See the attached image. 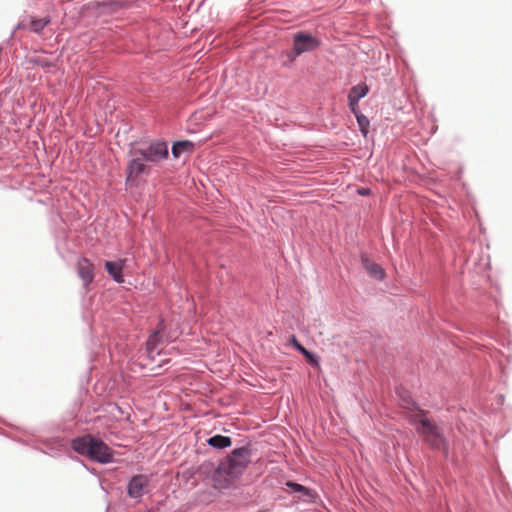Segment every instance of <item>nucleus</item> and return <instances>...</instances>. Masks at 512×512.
<instances>
[{"label": "nucleus", "mask_w": 512, "mask_h": 512, "mask_svg": "<svg viewBox=\"0 0 512 512\" xmlns=\"http://www.w3.org/2000/svg\"><path fill=\"white\" fill-rule=\"evenodd\" d=\"M353 104V101L352 102H348V105H349V108L350 110L352 111V113L355 115V116H358L360 115L359 113V109H358V102H355L354 105Z\"/></svg>", "instance_id": "a211bd4d"}, {"label": "nucleus", "mask_w": 512, "mask_h": 512, "mask_svg": "<svg viewBox=\"0 0 512 512\" xmlns=\"http://www.w3.org/2000/svg\"><path fill=\"white\" fill-rule=\"evenodd\" d=\"M369 91L368 86L365 83H360L358 85L353 86L348 94V102H359V100L367 95Z\"/></svg>", "instance_id": "9d476101"}, {"label": "nucleus", "mask_w": 512, "mask_h": 512, "mask_svg": "<svg viewBox=\"0 0 512 512\" xmlns=\"http://www.w3.org/2000/svg\"><path fill=\"white\" fill-rule=\"evenodd\" d=\"M163 329V322L159 324V328L157 331H155L147 340L146 347H147V353L151 359L154 358L153 353L157 349V346L160 342V332Z\"/></svg>", "instance_id": "9b49d317"}, {"label": "nucleus", "mask_w": 512, "mask_h": 512, "mask_svg": "<svg viewBox=\"0 0 512 512\" xmlns=\"http://www.w3.org/2000/svg\"><path fill=\"white\" fill-rule=\"evenodd\" d=\"M127 267V259H119L116 261H106L105 268L107 273L117 282L123 283V270Z\"/></svg>", "instance_id": "423d86ee"}, {"label": "nucleus", "mask_w": 512, "mask_h": 512, "mask_svg": "<svg viewBox=\"0 0 512 512\" xmlns=\"http://www.w3.org/2000/svg\"><path fill=\"white\" fill-rule=\"evenodd\" d=\"M72 447L79 454L100 463H109L113 457L111 449L103 441L90 435L73 440Z\"/></svg>", "instance_id": "7ed1b4c3"}, {"label": "nucleus", "mask_w": 512, "mask_h": 512, "mask_svg": "<svg viewBox=\"0 0 512 512\" xmlns=\"http://www.w3.org/2000/svg\"><path fill=\"white\" fill-rule=\"evenodd\" d=\"M49 23V19H33L30 22V30L33 32H40L44 29V27Z\"/></svg>", "instance_id": "2eb2a0df"}, {"label": "nucleus", "mask_w": 512, "mask_h": 512, "mask_svg": "<svg viewBox=\"0 0 512 512\" xmlns=\"http://www.w3.org/2000/svg\"><path fill=\"white\" fill-rule=\"evenodd\" d=\"M356 119H357V123L359 125L361 132L364 134V136H366L368 133V127H369L368 118L365 115L360 114V115L356 116Z\"/></svg>", "instance_id": "dca6fc26"}, {"label": "nucleus", "mask_w": 512, "mask_h": 512, "mask_svg": "<svg viewBox=\"0 0 512 512\" xmlns=\"http://www.w3.org/2000/svg\"><path fill=\"white\" fill-rule=\"evenodd\" d=\"M362 263L368 274L375 279H382L385 275L383 268L366 257H362Z\"/></svg>", "instance_id": "1a4fd4ad"}, {"label": "nucleus", "mask_w": 512, "mask_h": 512, "mask_svg": "<svg viewBox=\"0 0 512 512\" xmlns=\"http://www.w3.org/2000/svg\"><path fill=\"white\" fill-rule=\"evenodd\" d=\"M410 422L416 426L417 433L426 445L448 455L449 444L442 429L434 421L428 419L424 411L420 410L417 414L412 415Z\"/></svg>", "instance_id": "f03ea898"}, {"label": "nucleus", "mask_w": 512, "mask_h": 512, "mask_svg": "<svg viewBox=\"0 0 512 512\" xmlns=\"http://www.w3.org/2000/svg\"><path fill=\"white\" fill-rule=\"evenodd\" d=\"M148 478L144 475L134 476L128 485V495L132 498H139L143 495L144 489L148 485Z\"/></svg>", "instance_id": "6e6552de"}, {"label": "nucleus", "mask_w": 512, "mask_h": 512, "mask_svg": "<svg viewBox=\"0 0 512 512\" xmlns=\"http://www.w3.org/2000/svg\"><path fill=\"white\" fill-rule=\"evenodd\" d=\"M132 159L128 163V177H138L142 174L146 165L144 162L158 163L168 157V146L166 142L155 141L144 148H135L130 151Z\"/></svg>", "instance_id": "f257e3e1"}, {"label": "nucleus", "mask_w": 512, "mask_h": 512, "mask_svg": "<svg viewBox=\"0 0 512 512\" xmlns=\"http://www.w3.org/2000/svg\"><path fill=\"white\" fill-rule=\"evenodd\" d=\"M320 46V41L307 33L299 32L295 34L293 40V55L291 56L292 60L302 53L310 52L315 50Z\"/></svg>", "instance_id": "39448f33"}, {"label": "nucleus", "mask_w": 512, "mask_h": 512, "mask_svg": "<svg viewBox=\"0 0 512 512\" xmlns=\"http://www.w3.org/2000/svg\"><path fill=\"white\" fill-rule=\"evenodd\" d=\"M359 193L361 195H366V194H368V190L367 189H362V190H359Z\"/></svg>", "instance_id": "6ab92c4d"}, {"label": "nucleus", "mask_w": 512, "mask_h": 512, "mask_svg": "<svg viewBox=\"0 0 512 512\" xmlns=\"http://www.w3.org/2000/svg\"><path fill=\"white\" fill-rule=\"evenodd\" d=\"M207 442L210 446L220 449L229 447L232 444L231 438L223 435L212 436Z\"/></svg>", "instance_id": "ddd939ff"}, {"label": "nucleus", "mask_w": 512, "mask_h": 512, "mask_svg": "<svg viewBox=\"0 0 512 512\" xmlns=\"http://www.w3.org/2000/svg\"><path fill=\"white\" fill-rule=\"evenodd\" d=\"M79 277L83 280L84 286H88L94 279V265L87 258H81L77 263Z\"/></svg>", "instance_id": "0eeeda50"}, {"label": "nucleus", "mask_w": 512, "mask_h": 512, "mask_svg": "<svg viewBox=\"0 0 512 512\" xmlns=\"http://www.w3.org/2000/svg\"><path fill=\"white\" fill-rule=\"evenodd\" d=\"M251 452L247 447L235 449L223 464L228 475L236 476L242 473L251 461Z\"/></svg>", "instance_id": "20e7f679"}, {"label": "nucleus", "mask_w": 512, "mask_h": 512, "mask_svg": "<svg viewBox=\"0 0 512 512\" xmlns=\"http://www.w3.org/2000/svg\"><path fill=\"white\" fill-rule=\"evenodd\" d=\"M194 145L190 141H180L173 145L172 154L175 158H178L183 152H192Z\"/></svg>", "instance_id": "4468645a"}, {"label": "nucleus", "mask_w": 512, "mask_h": 512, "mask_svg": "<svg viewBox=\"0 0 512 512\" xmlns=\"http://www.w3.org/2000/svg\"><path fill=\"white\" fill-rule=\"evenodd\" d=\"M290 343L300 352L302 353L305 358L307 359V361L314 367H319V362L318 360L315 358V356L309 352L305 347H303L299 342L298 340L296 339L295 336H292L291 340H290Z\"/></svg>", "instance_id": "f8f14e48"}, {"label": "nucleus", "mask_w": 512, "mask_h": 512, "mask_svg": "<svg viewBox=\"0 0 512 512\" xmlns=\"http://www.w3.org/2000/svg\"><path fill=\"white\" fill-rule=\"evenodd\" d=\"M286 485L288 487L292 488L293 491H295V492H301V493H303L304 495H307V496L310 495L309 490L306 487H304V486H302L300 484H297V483H294V482H287Z\"/></svg>", "instance_id": "f3484780"}]
</instances>
